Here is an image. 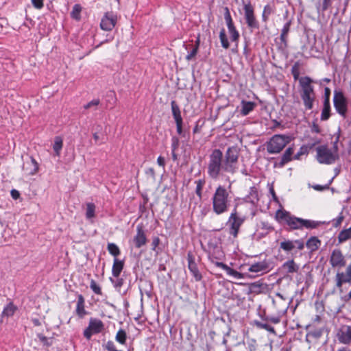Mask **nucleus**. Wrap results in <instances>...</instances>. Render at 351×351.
Listing matches in <instances>:
<instances>
[{"mask_svg": "<svg viewBox=\"0 0 351 351\" xmlns=\"http://www.w3.org/2000/svg\"><path fill=\"white\" fill-rule=\"evenodd\" d=\"M136 233L133 237L132 243L136 248H141L148 241L145 230L142 223L138 224L136 229Z\"/></svg>", "mask_w": 351, "mask_h": 351, "instance_id": "dca6fc26", "label": "nucleus"}, {"mask_svg": "<svg viewBox=\"0 0 351 351\" xmlns=\"http://www.w3.org/2000/svg\"><path fill=\"white\" fill-rule=\"evenodd\" d=\"M330 101H323V108L321 113V120L322 121H327L330 117Z\"/></svg>", "mask_w": 351, "mask_h": 351, "instance_id": "c756f323", "label": "nucleus"}, {"mask_svg": "<svg viewBox=\"0 0 351 351\" xmlns=\"http://www.w3.org/2000/svg\"><path fill=\"white\" fill-rule=\"evenodd\" d=\"M346 272H339L338 271L335 276V282L336 287L339 289H341L343 284L346 283Z\"/></svg>", "mask_w": 351, "mask_h": 351, "instance_id": "a19ab883", "label": "nucleus"}, {"mask_svg": "<svg viewBox=\"0 0 351 351\" xmlns=\"http://www.w3.org/2000/svg\"><path fill=\"white\" fill-rule=\"evenodd\" d=\"M261 228L263 232L259 233V238L266 237L270 232L274 230V228L267 221H261Z\"/></svg>", "mask_w": 351, "mask_h": 351, "instance_id": "2f4dec72", "label": "nucleus"}, {"mask_svg": "<svg viewBox=\"0 0 351 351\" xmlns=\"http://www.w3.org/2000/svg\"><path fill=\"white\" fill-rule=\"evenodd\" d=\"M39 169L38 163L32 156L28 158V160L23 164V170L28 175L33 176L36 174Z\"/></svg>", "mask_w": 351, "mask_h": 351, "instance_id": "412c9836", "label": "nucleus"}, {"mask_svg": "<svg viewBox=\"0 0 351 351\" xmlns=\"http://www.w3.org/2000/svg\"><path fill=\"white\" fill-rule=\"evenodd\" d=\"M338 241L339 243L346 242L351 239V226L349 228L343 229L338 234Z\"/></svg>", "mask_w": 351, "mask_h": 351, "instance_id": "7c9ffc66", "label": "nucleus"}, {"mask_svg": "<svg viewBox=\"0 0 351 351\" xmlns=\"http://www.w3.org/2000/svg\"><path fill=\"white\" fill-rule=\"evenodd\" d=\"M276 297L279 298L280 301L279 302V306H282V311L285 312L287 309L288 308L289 304L290 302H287L288 298L285 297L282 294L280 293H276Z\"/></svg>", "mask_w": 351, "mask_h": 351, "instance_id": "a18cd8bd", "label": "nucleus"}, {"mask_svg": "<svg viewBox=\"0 0 351 351\" xmlns=\"http://www.w3.org/2000/svg\"><path fill=\"white\" fill-rule=\"evenodd\" d=\"M223 15L230 36V39L232 42L236 43V47H237V43L239 40L240 34L234 25L230 10L228 7L224 8Z\"/></svg>", "mask_w": 351, "mask_h": 351, "instance_id": "ddd939ff", "label": "nucleus"}, {"mask_svg": "<svg viewBox=\"0 0 351 351\" xmlns=\"http://www.w3.org/2000/svg\"><path fill=\"white\" fill-rule=\"evenodd\" d=\"M300 64L298 61L295 62L294 63V64L292 66V68H291V74L293 77V79L295 81H297L300 79Z\"/></svg>", "mask_w": 351, "mask_h": 351, "instance_id": "49530a36", "label": "nucleus"}, {"mask_svg": "<svg viewBox=\"0 0 351 351\" xmlns=\"http://www.w3.org/2000/svg\"><path fill=\"white\" fill-rule=\"evenodd\" d=\"M226 271L229 276H231L234 278L241 279L243 278V274L242 273L237 271V270L230 267L229 266Z\"/></svg>", "mask_w": 351, "mask_h": 351, "instance_id": "603ef678", "label": "nucleus"}, {"mask_svg": "<svg viewBox=\"0 0 351 351\" xmlns=\"http://www.w3.org/2000/svg\"><path fill=\"white\" fill-rule=\"evenodd\" d=\"M195 183L197 184L195 189V193L199 198H201L202 195V189L205 184V180L199 179L195 181Z\"/></svg>", "mask_w": 351, "mask_h": 351, "instance_id": "3c124183", "label": "nucleus"}, {"mask_svg": "<svg viewBox=\"0 0 351 351\" xmlns=\"http://www.w3.org/2000/svg\"><path fill=\"white\" fill-rule=\"evenodd\" d=\"M124 267V260H119L117 258H114L112 267V274L113 277L118 278Z\"/></svg>", "mask_w": 351, "mask_h": 351, "instance_id": "b1692460", "label": "nucleus"}, {"mask_svg": "<svg viewBox=\"0 0 351 351\" xmlns=\"http://www.w3.org/2000/svg\"><path fill=\"white\" fill-rule=\"evenodd\" d=\"M107 250L110 254L117 258L121 254V250L118 245L114 243H108L107 245Z\"/></svg>", "mask_w": 351, "mask_h": 351, "instance_id": "ea45409f", "label": "nucleus"}, {"mask_svg": "<svg viewBox=\"0 0 351 351\" xmlns=\"http://www.w3.org/2000/svg\"><path fill=\"white\" fill-rule=\"evenodd\" d=\"M280 322V317L279 316L268 315L265 318V322H261L259 320L254 321V326L259 329H264L271 333L275 334V330L273 326L269 324V322L271 324H278Z\"/></svg>", "mask_w": 351, "mask_h": 351, "instance_id": "4468645a", "label": "nucleus"}, {"mask_svg": "<svg viewBox=\"0 0 351 351\" xmlns=\"http://www.w3.org/2000/svg\"><path fill=\"white\" fill-rule=\"evenodd\" d=\"M269 265L266 261L258 262L251 265L248 269L250 272H264L268 269Z\"/></svg>", "mask_w": 351, "mask_h": 351, "instance_id": "bb28decb", "label": "nucleus"}, {"mask_svg": "<svg viewBox=\"0 0 351 351\" xmlns=\"http://www.w3.org/2000/svg\"><path fill=\"white\" fill-rule=\"evenodd\" d=\"M186 260L188 262V269L193 276L196 282H199L202 280V275L199 271L197 263L201 261V258H196L195 255L191 251L187 252Z\"/></svg>", "mask_w": 351, "mask_h": 351, "instance_id": "9b49d317", "label": "nucleus"}, {"mask_svg": "<svg viewBox=\"0 0 351 351\" xmlns=\"http://www.w3.org/2000/svg\"><path fill=\"white\" fill-rule=\"evenodd\" d=\"M117 23V16L113 12H106L101 18L100 27L105 31H111Z\"/></svg>", "mask_w": 351, "mask_h": 351, "instance_id": "2eb2a0df", "label": "nucleus"}, {"mask_svg": "<svg viewBox=\"0 0 351 351\" xmlns=\"http://www.w3.org/2000/svg\"><path fill=\"white\" fill-rule=\"evenodd\" d=\"M329 261L332 267L341 268L346 266V264L345 257L339 249L332 250Z\"/></svg>", "mask_w": 351, "mask_h": 351, "instance_id": "6ab92c4d", "label": "nucleus"}, {"mask_svg": "<svg viewBox=\"0 0 351 351\" xmlns=\"http://www.w3.org/2000/svg\"><path fill=\"white\" fill-rule=\"evenodd\" d=\"M291 25V20H288L285 24L284 25L282 30H281V34L287 35L290 31V27Z\"/></svg>", "mask_w": 351, "mask_h": 351, "instance_id": "052dcab7", "label": "nucleus"}, {"mask_svg": "<svg viewBox=\"0 0 351 351\" xmlns=\"http://www.w3.org/2000/svg\"><path fill=\"white\" fill-rule=\"evenodd\" d=\"M333 104L336 112L346 117L348 112V99L342 90L337 89L334 90Z\"/></svg>", "mask_w": 351, "mask_h": 351, "instance_id": "1a4fd4ad", "label": "nucleus"}, {"mask_svg": "<svg viewBox=\"0 0 351 351\" xmlns=\"http://www.w3.org/2000/svg\"><path fill=\"white\" fill-rule=\"evenodd\" d=\"M160 243V239L158 237H154L152 242V250L158 253V245Z\"/></svg>", "mask_w": 351, "mask_h": 351, "instance_id": "13d9d810", "label": "nucleus"}, {"mask_svg": "<svg viewBox=\"0 0 351 351\" xmlns=\"http://www.w3.org/2000/svg\"><path fill=\"white\" fill-rule=\"evenodd\" d=\"M282 267L287 274L297 273L300 269L299 265L295 263L293 259L285 262Z\"/></svg>", "mask_w": 351, "mask_h": 351, "instance_id": "a878e982", "label": "nucleus"}, {"mask_svg": "<svg viewBox=\"0 0 351 351\" xmlns=\"http://www.w3.org/2000/svg\"><path fill=\"white\" fill-rule=\"evenodd\" d=\"M317 160L320 164L331 165L339 160L338 153H332L327 145H320L316 148Z\"/></svg>", "mask_w": 351, "mask_h": 351, "instance_id": "0eeeda50", "label": "nucleus"}, {"mask_svg": "<svg viewBox=\"0 0 351 351\" xmlns=\"http://www.w3.org/2000/svg\"><path fill=\"white\" fill-rule=\"evenodd\" d=\"M332 181V179H331L330 180V182H328V184H326V185H319V184H317L315 186H313L314 189L317 190V191H324L325 189H328L329 188V185L331 184Z\"/></svg>", "mask_w": 351, "mask_h": 351, "instance_id": "338daca9", "label": "nucleus"}, {"mask_svg": "<svg viewBox=\"0 0 351 351\" xmlns=\"http://www.w3.org/2000/svg\"><path fill=\"white\" fill-rule=\"evenodd\" d=\"M337 337L339 343L345 345H351V326L343 325L337 330Z\"/></svg>", "mask_w": 351, "mask_h": 351, "instance_id": "a211bd4d", "label": "nucleus"}, {"mask_svg": "<svg viewBox=\"0 0 351 351\" xmlns=\"http://www.w3.org/2000/svg\"><path fill=\"white\" fill-rule=\"evenodd\" d=\"M90 287L93 290V291L97 295H101L102 291L101 287L96 283L94 280H91L90 283Z\"/></svg>", "mask_w": 351, "mask_h": 351, "instance_id": "6e6d98bb", "label": "nucleus"}, {"mask_svg": "<svg viewBox=\"0 0 351 351\" xmlns=\"http://www.w3.org/2000/svg\"><path fill=\"white\" fill-rule=\"evenodd\" d=\"M321 241L317 237H311L306 243V246L311 252L317 250L321 245Z\"/></svg>", "mask_w": 351, "mask_h": 351, "instance_id": "c85d7f7f", "label": "nucleus"}, {"mask_svg": "<svg viewBox=\"0 0 351 351\" xmlns=\"http://www.w3.org/2000/svg\"><path fill=\"white\" fill-rule=\"evenodd\" d=\"M313 82L314 80L309 76L301 77L299 80L300 95L306 110L313 109L316 99V94L313 85Z\"/></svg>", "mask_w": 351, "mask_h": 351, "instance_id": "20e7f679", "label": "nucleus"}, {"mask_svg": "<svg viewBox=\"0 0 351 351\" xmlns=\"http://www.w3.org/2000/svg\"><path fill=\"white\" fill-rule=\"evenodd\" d=\"M208 259L211 263H215V260H221L224 256V253L221 247L217 243H208Z\"/></svg>", "mask_w": 351, "mask_h": 351, "instance_id": "f3484780", "label": "nucleus"}, {"mask_svg": "<svg viewBox=\"0 0 351 351\" xmlns=\"http://www.w3.org/2000/svg\"><path fill=\"white\" fill-rule=\"evenodd\" d=\"M295 247L294 240H284L280 244V248L285 252H291Z\"/></svg>", "mask_w": 351, "mask_h": 351, "instance_id": "e433bc0d", "label": "nucleus"}, {"mask_svg": "<svg viewBox=\"0 0 351 351\" xmlns=\"http://www.w3.org/2000/svg\"><path fill=\"white\" fill-rule=\"evenodd\" d=\"M180 146V140L179 138L176 136H173L171 138V151H176Z\"/></svg>", "mask_w": 351, "mask_h": 351, "instance_id": "bf43d9fd", "label": "nucleus"}, {"mask_svg": "<svg viewBox=\"0 0 351 351\" xmlns=\"http://www.w3.org/2000/svg\"><path fill=\"white\" fill-rule=\"evenodd\" d=\"M104 328V324L101 320L91 317L89 319L88 327L83 332V335L87 340H90L93 335L100 333Z\"/></svg>", "mask_w": 351, "mask_h": 351, "instance_id": "f8f14e48", "label": "nucleus"}, {"mask_svg": "<svg viewBox=\"0 0 351 351\" xmlns=\"http://www.w3.org/2000/svg\"><path fill=\"white\" fill-rule=\"evenodd\" d=\"M144 291L140 287V293L141 295V300L143 297V292L149 297L152 298V283L151 281L145 280L144 281Z\"/></svg>", "mask_w": 351, "mask_h": 351, "instance_id": "c9c22d12", "label": "nucleus"}, {"mask_svg": "<svg viewBox=\"0 0 351 351\" xmlns=\"http://www.w3.org/2000/svg\"><path fill=\"white\" fill-rule=\"evenodd\" d=\"M276 219L280 223L287 225L289 231L294 230L315 229L322 224H325V221H313L311 219H305L292 215L289 212L278 209L275 215ZM330 221L326 223L329 224Z\"/></svg>", "mask_w": 351, "mask_h": 351, "instance_id": "f257e3e1", "label": "nucleus"}, {"mask_svg": "<svg viewBox=\"0 0 351 351\" xmlns=\"http://www.w3.org/2000/svg\"><path fill=\"white\" fill-rule=\"evenodd\" d=\"M288 36L281 34L280 36V43L278 44V49L280 51H285L288 47Z\"/></svg>", "mask_w": 351, "mask_h": 351, "instance_id": "09e8293b", "label": "nucleus"}, {"mask_svg": "<svg viewBox=\"0 0 351 351\" xmlns=\"http://www.w3.org/2000/svg\"><path fill=\"white\" fill-rule=\"evenodd\" d=\"M171 108L175 123L183 121L180 106L175 100L171 101Z\"/></svg>", "mask_w": 351, "mask_h": 351, "instance_id": "393cba45", "label": "nucleus"}, {"mask_svg": "<svg viewBox=\"0 0 351 351\" xmlns=\"http://www.w3.org/2000/svg\"><path fill=\"white\" fill-rule=\"evenodd\" d=\"M199 40L197 39L196 41V43L194 46H193L192 50L186 55V59L187 60H191L193 58H194L199 50Z\"/></svg>", "mask_w": 351, "mask_h": 351, "instance_id": "8fccbe9b", "label": "nucleus"}, {"mask_svg": "<svg viewBox=\"0 0 351 351\" xmlns=\"http://www.w3.org/2000/svg\"><path fill=\"white\" fill-rule=\"evenodd\" d=\"M16 311V307L13 305L12 303H9L5 308L2 312V315L6 317H10L14 315Z\"/></svg>", "mask_w": 351, "mask_h": 351, "instance_id": "de8ad7c7", "label": "nucleus"}, {"mask_svg": "<svg viewBox=\"0 0 351 351\" xmlns=\"http://www.w3.org/2000/svg\"><path fill=\"white\" fill-rule=\"evenodd\" d=\"M244 19L248 28L253 29H259L260 24L254 14V8L249 1L243 5Z\"/></svg>", "mask_w": 351, "mask_h": 351, "instance_id": "9d476101", "label": "nucleus"}, {"mask_svg": "<svg viewBox=\"0 0 351 351\" xmlns=\"http://www.w3.org/2000/svg\"><path fill=\"white\" fill-rule=\"evenodd\" d=\"M95 217V205L92 202L86 203V218L88 220Z\"/></svg>", "mask_w": 351, "mask_h": 351, "instance_id": "58836bf2", "label": "nucleus"}, {"mask_svg": "<svg viewBox=\"0 0 351 351\" xmlns=\"http://www.w3.org/2000/svg\"><path fill=\"white\" fill-rule=\"evenodd\" d=\"M110 280L111 282L114 285V287L116 289H120L124 283L123 278H120L119 276L118 278H116V280L113 279L112 278H110Z\"/></svg>", "mask_w": 351, "mask_h": 351, "instance_id": "5fc2aeb1", "label": "nucleus"}, {"mask_svg": "<svg viewBox=\"0 0 351 351\" xmlns=\"http://www.w3.org/2000/svg\"><path fill=\"white\" fill-rule=\"evenodd\" d=\"M211 201L213 213L217 215H222L228 210L230 193L224 186L219 185L213 195Z\"/></svg>", "mask_w": 351, "mask_h": 351, "instance_id": "7ed1b4c3", "label": "nucleus"}, {"mask_svg": "<svg viewBox=\"0 0 351 351\" xmlns=\"http://www.w3.org/2000/svg\"><path fill=\"white\" fill-rule=\"evenodd\" d=\"M82 7L80 4L76 3L73 5V10L70 13L71 18L79 21L81 20V12Z\"/></svg>", "mask_w": 351, "mask_h": 351, "instance_id": "473e14b6", "label": "nucleus"}, {"mask_svg": "<svg viewBox=\"0 0 351 351\" xmlns=\"http://www.w3.org/2000/svg\"><path fill=\"white\" fill-rule=\"evenodd\" d=\"M37 337L39 339V341L41 342V343L46 347H50L53 343V337H47L41 333H38Z\"/></svg>", "mask_w": 351, "mask_h": 351, "instance_id": "79ce46f5", "label": "nucleus"}, {"mask_svg": "<svg viewBox=\"0 0 351 351\" xmlns=\"http://www.w3.org/2000/svg\"><path fill=\"white\" fill-rule=\"evenodd\" d=\"M207 174L213 180H218L223 173L232 174V171L226 166L223 154L219 149H215L209 155Z\"/></svg>", "mask_w": 351, "mask_h": 351, "instance_id": "f03ea898", "label": "nucleus"}, {"mask_svg": "<svg viewBox=\"0 0 351 351\" xmlns=\"http://www.w3.org/2000/svg\"><path fill=\"white\" fill-rule=\"evenodd\" d=\"M330 95H331V90L329 87L326 86L324 88V97L323 101H330Z\"/></svg>", "mask_w": 351, "mask_h": 351, "instance_id": "0e129e2a", "label": "nucleus"}, {"mask_svg": "<svg viewBox=\"0 0 351 351\" xmlns=\"http://www.w3.org/2000/svg\"><path fill=\"white\" fill-rule=\"evenodd\" d=\"M343 219H344V216L343 215L342 213H340L339 216L337 218L333 219L331 221L332 227H334V228L339 227L341 226V223L343 222Z\"/></svg>", "mask_w": 351, "mask_h": 351, "instance_id": "864d4df0", "label": "nucleus"}, {"mask_svg": "<svg viewBox=\"0 0 351 351\" xmlns=\"http://www.w3.org/2000/svg\"><path fill=\"white\" fill-rule=\"evenodd\" d=\"M63 146V141L60 136H56L54 138V143L53 145V149L55 152V155L59 156L60 155V152L62 149Z\"/></svg>", "mask_w": 351, "mask_h": 351, "instance_id": "72a5a7b5", "label": "nucleus"}, {"mask_svg": "<svg viewBox=\"0 0 351 351\" xmlns=\"http://www.w3.org/2000/svg\"><path fill=\"white\" fill-rule=\"evenodd\" d=\"M238 205V203L234 204L226 223L229 228L228 232L233 238L238 237L240 228L245 221V217H242L239 215L237 211Z\"/></svg>", "mask_w": 351, "mask_h": 351, "instance_id": "423d86ee", "label": "nucleus"}, {"mask_svg": "<svg viewBox=\"0 0 351 351\" xmlns=\"http://www.w3.org/2000/svg\"><path fill=\"white\" fill-rule=\"evenodd\" d=\"M219 39L221 44V47L226 49L230 47V43L227 38L225 29L223 28L219 33Z\"/></svg>", "mask_w": 351, "mask_h": 351, "instance_id": "37998d69", "label": "nucleus"}, {"mask_svg": "<svg viewBox=\"0 0 351 351\" xmlns=\"http://www.w3.org/2000/svg\"><path fill=\"white\" fill-rule=\"evenodd\" d=\"M76 315L79 318L82 319L89 313L85 309V300L82 294L77 295V301L75 308Z\"/></svg>", "mask_w": 351, "mask_h": 351, "instance_id": "4be33fe9", "label": "nucleus"}, {"mask_svg": "<svg viewBox=\"0 0 351 351\" xmlns=\"http://www.w3.org/2000/svg\"><path fill=\"white\" fill-rule=\"evenodd\" d=\"M32 3L38 10L42 9L44 6L43 0H32Z\"/></svg>", "mask_w": 351, "mask_h": 351, "instance_id": "e2e57ef3", "label": "nucleus"}, {"mask_svg": "<svg viewBox=\"0 0 351 351\" xmlns=\"http://www.w3.org/2000/svg\"><path fill=\"white\" fill-rule=\"evenodd\" d=\"M332 0H323L321 10L324 12L326 11L332 5Z\"/></svg>", "mask_w": 351, "mask_h": 351, "instance_id": "680f3d73", "label": "nucleus"}, {"mask_svg": "<svg viewBox=\"0 0 351 351\" xmlns=\"http://www.w3.org/2000/svg\"><path fill=\"white\" fill-rule=\"evenodd\" d=\"M274 12V7L270 4H267L263 8L262 13L263 22L267 23L269 20V16Z\"/></svg>", "mask_w": 351, "mask_h": 351, "instance_id": "4c0bfd02", "label": "nucleus"}, {"mask_svg": "<svg viewBox=\"0 0 351 351\" xmlns=\"http://www.w3.org/2000/svg\"><path fill=\"white\" fill-rule=\"evenodd\" d=\"M294 152L293 147H289L282 154L279 161H276L274 164V168H282L287 163L293 159L292 156Z\"/></svg>", "mask_w": 351, "mask_h": 351, "instance_id": "aec40b11", "label": "nucleus"}, {"mask_svg": "<svg viewBox=\"0 0 351 351\" xmlns=\"http://www.w3.org/2000/svg\"><path fill=\"white\" fill-rule=\"evenodd\" d=\"M176 132L178 134L183 138L189 137V131L188 129L184 128V122H176Z\"/></svg>", "mask_w": 351, "mask_h": 351, "instance_id": "f704fd0d", "label": "nucleus"}, {"mask_svg": "<svg viewBox=\"0 0 351 351\" xmlns=\"http://www.w3.org/2000/svg\"><path fill=\"white\" fill-rule=\"evenodd\" d=\"M99 99H94L92 101L88 102L86 104H85L84 106V108L86 110L95 107V110H97V107L99 105Z\"/></svg>", "mask_w": 351, "mask_h": 351, "instance_id": "4d7b16f0", "label": "nucleus"}, {"mask_svg": "<svg viewBox=\"0 0 351 351\" xmlns=\"http://www.w3.org/2000/svg\"><path fill=\"white\" fill-rule=\"evenodd\" d=\"M294 245L299 250H302L304 248V243L302 239L294 240Z\"/></svg>", "mask_w": 351, "mask_h": 351, "instance_id": "774afa93", "label": "nucleus"}, {"mask_svg": "<svg viewBox=\"0 0 351 351\" xmlns=\"http://www.w3.org/2000/svg\"><path fill=\"white\" fill-rule=\"evenodd\" d=\"M263 284L260 282H254L247 285L248 289L246 292L247 294H259L263 292Z\"/></svg>", "mask_w": 351, "mask_h": 351, "instance_id": "cd10ccee", "label": "nucleus"}, {"mask_svg": "<svg viewBox=\"0 0 351 351\" xmlns=\"http://www.w3.org/2000/svg\"><path fill=\"white\" fill-rule=\"evenodd\" d=\"M200 120H198L196 123H195V125L193 129V134H197V133H199L200 131H201V129L204 125V122H202V124H199L200 123Z\"/></svg>", "mask_w": 351, "mask_h": 351, "instance_id": "69168bd1", "label": "nucleus"}, {"mask_svg": "<svg viewBox=\"0 0 351 351\" xmlns=\"http://www.w3.org/2000/svg\"><path fill=\"white\" fill-rule=\"evenodd\" d=\"M291 139L289 135L275 134L266 144L267 152L271 154L280 153Z\"/></svg>", "mask_w": 351, "mask_h": 351, "instance_id": "39448f33", "label": "nucleus"}, {"mask_svg": "<svg viewBox=\"0 0 351 351\" xmlns=\"http://www.w3.org/2000/svg\"><path fill=\"white\" fill-rule=\"evenodd\" d=\"M239 151L240 149L237 146H231L227 149L223 156L225 165L232 171V174H234L238 169Z\"/></svg>", "mask_w": 351, "mask_h": 351, "instance_id": "6e6552de", "label": "nucleus"}, {"mask_svg": "<svg viewBox=\"0 0 351 351\" xmlns=\"http://www.w3.org/2000/svg\"><path fill=\"white\" fill-rule=\"evenodd\" d=\"M115 339L122 345L125 344L127 340L126 332L123 329L119 330L116 335Z\"/></svg>", "mask_w": 351, "mask_h": 351, "instance_id": "c03bdc74", "label": "nucleus"}, {"mask_svg": "<svg viewBox=\"0 0 351 351\" xmlns=\"http://www.w3.org/2000/svg\"><path fill=\"white\" fill-rule=\"evenodd\" d=\"M241 109L240 110V113L242 116L248 115L252 111L254 110L256 104L254 101H248L245 100H242L241 102Z\"/></svg>", "mask_w": 351, "mask_h": 351, "instance_id": "5701e85b", "label": "nucleus"}]
</instances>
